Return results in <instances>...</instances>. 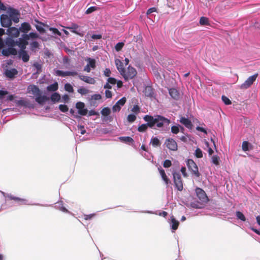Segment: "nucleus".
Masks as SVG:
<instances>
[{
  "label": "nucleus",
  "instance_id": "f257e3e1",
  "mask_svg": "<svg viewBox=\"0 0 260 260\" xmlns=\"http://www.w3.org/2000/svg\"><path fill=\"white\" fill-rule=\"evenodd\" d=\"M143 119L147 123L138 127V130L140 132H145L148 127L154 128H156V127L160 128L164 125H168L170 123L169 119L160 115H156L153 117L147 115L144 117Z\"/></svg>",
  "mask_w": 260,
  "mask_h": 260
},
{
  "label": "nucleus",
  "instance_id": "f03ea898",
  "mask_svg": "<svg viewBox=\"0 0 260 260\" xmlns=\"http://www.w3.org/2000/svg\"><path fill=\"white\" fill-rule=\"evenodd\" d=\"M7 14L1 16V23L5 27H9L12 25V21L18 23L19 21V14L17 10L10 9L7 11Z\"/></svg>",
  "mask_w": 260,
  "mask_h": 260
},
{
  "label": "nucleus",
  "instance_id": "7ed1b4c3",
  "mask_svg": "<svg viewBox=\"0 0 260 260\" xmlns=\"http://www.w3.org/2000/svg\"><path fill=\"white\" fill-rule=\"evenodd\" d=\"M27 92L31 93L35 98V101L40 105H43L48 100V98L45 95H42V92L38 86L30 85L27 87Z\"/></svg>",
  "mask_w": 260,
  "mask_h": 260
},
{
  "label": "nucleus",
  "instance_id": "20e7f679",
  "mask_svg": "<svg viewBox=\"0 0 260 260\" xmlns=\"http://www.w3.org/2000/svg\"><path fill=\"white\" fill-rule=\"evenodd\" d=\"M173 179L175 185L179 191H182L183 188V182L181 175L179 172H173Z\"/></svg>",
  "mask_w": 260,
  "mask_h": 260
},
{
  "label": "nucleus",
  "instance_id": "39448f33",
  "mask_svg": "<svg viewBox=\"0 0 260 260\" xmlns=\"http://www.w3.org/2000/svg\"><path fill=\"white\" fill-rule=\"evenodd\" d=\"M186 165L188 169L192 172V174L197 177H200V174L199 172L198 167L192 159H187Z\"/></svg>",
  "mask_w": 260,
  "mask_h": 260
},
{
  "label": "nucleus",
  "instance_id": "423d86ee",
  "mask_svg": "<svg viewBox=\"0 0 260 260\" xmlns=\"http://www.w3.org/2000/svg\"><path fill=\"white\" fill-rule=\"evenodd\" d=\"M136 74L137 72L135 69L131 67H128L126 70H124L122 76L126 80H127L129 79L133 78Z\"/></svg>",
  "mask_w": 260,
  "mask_h": 260
},
{
  "label": "nucleus",
  "instance_id": "0eeeda50",
  "mask_svg": "<svg viewBox=\"0 0 260 260\" xmlns=\"http://www.w3.org/2000/svg\"><path fill=\"white\" fill-rule=\"evenodd\" d=\"M1 192L5 197H7L10 200H13L18 202L19 205H31L27 199L15 197L10 194H6L3 191Z\"/></svg>",
  "mask_w": 260,
  "mask_h": 260
},
{
  "label": "nucleus",
  "instance_id": "6e6552de",
  "mask_svg": "<svg viewBox=\"0 0 260 260\" xmlns=\"http://www.w3.org/2000/svg\"><path fill=\"white\" fill-rule=\"evenodd\" d=\"M257 76V74H255L254 75L248 77L247 80L241 85L240 88L247 89L249 88L255 81Z\"/></svg>",
  "mask_w": 260,
  "mask_h": 260
},
{
  "label": "nucleus",
  "instance_id": "1a4fd4ad",
  "mask_svg": "<svg viewBox=\"0 0 260 260\" xmlns=\"http://www.w3.org/2000/svg\"><path fill=\"white\" fill-rule=\"evenodd\" d=\"M197 196L200 202L203 203H207L208 199L205 192L201 188L197 187L196 189Z\"/></svg>",
  "mask_w": 260,
  "mask_h": 260
},
{
  "label": "nucleus",
  "instance_id": "9d476101",
  "mask_svg": "<svg viewBox=\"0 0 260 260\" xmlns=\"http://www.w3.org/2000/svg\"><path fill=\"white\" fill-rule=\"evenodd\" d=\"M76 108L78 110V113L82 116L86 115L87 113L88 110L85 108V104L83 102H79L76 103Z\"/></svg>",
  "mask_w": 260,
  "mask_h": 260
},
{
  "label": "nucleus",
  "instance_id": "9b49d317",
  "mask_svg": "<svg viewBox=\"0 0 260 260\" xmlns=\"http://www.w3.org/2000/svg\"><path fill=\"white\" fill-rule=\"evenodd\" d=\"M167 147L171 150L176 151L177 149V144L173 139H168L165 142Z\"/></svg>",
  "mask_w": 260,
  "mask_h": 260
},
{
  "label": "nucleus",
  "instance_id": "f8f14e48",
  "mask_svg": "<svg viewBox=\"0 0 260 260\" xmlns=\"http://www.w3.org/2000/svg\"><path fill=\"white\" fill-rule=\"evenodd\" d=\"M7 34L11 37H18L20 34L19 28L15 27H9L7 30Z\"/></svg>",
  "mask_w": 260,
  "mask_h": 260
},
{
  "label": "nucleus",
  "instance_id": "ddd939ff",
  "mask_svg": "<svg viewBox=\"0 0 260 260\" xmlns=\"http://www.w3.org/2000/svg\"><path fill=\"white\" fill-rule=\"evenodd\" d=\"M179 122L183 125H184L186 128L191 129L193 127L191 121L187 118L185 117H181L179 120Z\"/></svg>",
  "mask_w": 260,
  "mask_h": 260
},
{
  "label": "nucleus",
  "instance_id": "4468645a",
  "mask_svg": "<svg viewBox=\"0 0 260 260\" xmlns=\"http://www.w3.org/2000/svg\"><path fill=\"white\" fill-rule=\"evenodd\" d=\"M2 54L6 56H8L10 55H15L17 54V51L14 47H9L8 48L3 49Z\"/></svg>",
  "mask_w": 260,
  "mask_h": 260
},
{
  "label": "nucleus",
  "instance_id": "2eb2a0df",
  "mask_svg": "<svg viewBox=\"0 0 260 260\" xmlns=\"http://www.w3.org/2000/svg\"><path fill=\"white\" fill-rule=\"evenodd\" d=\"M17 54L19 58H21L23 62H26L29 59V55L25 50H19Z\"/></svg>",
  "mask_w": 260,
  "mask_h": 260
},
{
  "label": "nucleus",
  "instance_id": "dca6fc26",
  "mask_svg": "<svg viewBox=\"0 0 260 260\" xmlns=\"http://www.w3.org/2000/svg\"><path fill=\"white\" fill-rule=\"evenodd\" d=\"M15 103L18 106L28 107L29 108H34L33 104L29 103L26 100H17L15 101Z\"/></svg>",
  "mask_w": 260,
  "mask_h": 260
},
{
  "label": "nucleus",
  "instance_id": "f3484780",
  "mask_svg": "<svg viewBox=\"0 0 260 260\" xmlns=\"http://www.w3.org/2000/svg\"><path fill=\"white\" fill-rule=\"evenodd\" d=\"M78 78L80 80H82L83 81H84L87 83L94 84L95 83V79L93 78H91L89 76H84V75H79Z\"/></svg>",
  "mask_w": 260,
  "mask_h": 260
},
{
  "label": "nucleus",
  "instance_id": "a211bd4d",
  "mask_svg": "<svg viewBox=\"0 0 260 260\" xmlns=\"http://www.w3.org/2000/svg\"><path fill=\"white\" fill-rule=\"evenodd\" d=\"M115 62L117 70H118L120 74L122 75L125 70V69L123 67V62H121V61L119 59H115Z\"/></svg>",
  "mask_w": 260,
  "mask_h": 260
},
{
  "label": "nucleus",
  "instance_id": "6ab92c4d",
  "mask_svg": "<svg viewBox=\"0 0 260 260\" xmlns=\"http://www.w3.org/2000/svg\"><path fill=\"white\" fill-rule=\"evenodd\" d=\"M31 29L30 25L27 22H23L19 28L20 31L24 33H27Z\"/></svg>",
  "mask_w": 260,
  "mask_h": 260
},
{
  "label": "nucleus",
  "instance_id": "aec40b11",
  "mask_svg": "<svg viewBox=\"0 0 260 260\" xmlns=\"http://www.w3.org/2000/svg\"><path fill=\"white\" fill-rule=\"evenodd\" d=\"M169 94L170 96L174 100H178L180 97L179 92L175 88H171L169 90Z\"/></svg>",
  "mask_w": 260,
  "mask_h": 260
},
{
  "label": "nucleus",
  "instance_id": "412c9836",
  "mask_svg": "<svg viewBox=\"0 0 260 260\" xmlns=\"http://www.w3.org/2000/svg\"><path fill=\"white\" fill-rule=\"evenodd\" d=\"M171 228L174 232L178 228L179 225V221L175 219L173 216L171 217Z\"/></svg>",
  "mask_w": 260,
  "mask_h": 260
},
{
  "label": "nucleus",
  "instance_id": "4be33fe9",
  "mask_svg": "<svg viewBox=\"0 0 260 260\" xmlns=\"http://www.w3.org/2000/svg\"><path fill=\"white\" fill-rule=\"evenodd\" d=\"M5 73L7 77L12 78L17 74L18 72L15 69H11L6 70Z\"/></svg>",
  "mask_w": 260,
  "mask_h": 260
},
{
  "label": "nucleus",
  "instance_id": "5701e85b",
  "mask_svg": "<svg viewBox=\"0 0 260 260\" xmlns=\"http://www.w3.org/2000/svg\"><path fill=\"white\" fill-rule=\"evenodd\" d=\"M118 139L122 142L130 144L134 142V140L130 137H120Z\"/></svg>",
  "mask_w": 260,
  "mask_h": 260
},
{
  "label": "nucleus",
  "instance_id": "b1692460",
  "mask_svg": "<svg viewBox=\"0 0 260 260\" xmlns=\"http://www.w3.org/2000/svg\"><path fill=\"white\" fill-rule=\"evenodd\" d=\"M144 93L145 95L149 97H153L154 95V92L153 89L151 86H147L145 87L144 90Z\"/></svg>",
  "mask_w": 260,
  "mask_h": 260
},
{
  "label": "nucleus",
  "instance_id": "393cba45",
  "mask_svg": "<svg viewBox=\"0 0 260 260\" xmlns=\"http://www.w3.org/2000/svg\"><path fill=\"white\" fill-rule=\"evenodd\" d=\"M158 170L162 180L165 181V183L168 185L170 183V180L166 175L165 171L161 167L158 168Z\"/></svg>",
  "mask_w": 260,
  "mask_h": 260
},
{
  "label": "nucleus",
  "instance_id": "a878e982",
  "mask_svg": "<svg viewBox=\"0 0 260 260\" xmlns=\"http://www.w3.org/2000/svg\"><path fill=\"white\" fill-rule=\"evenodd\" d=\"M85 60L87 61V64L86 65L88 66V67L92 69H94L95 68L96 62L95 59L87 57Z\"/></svg>",
  "mask_w": 260,
  "mask_h": 260
},
{
  "label": "nucleus",
  "instance_id": "bb28decb",
  "mask_svg": "<svg viewBox=\"0 0 260 260\" xmlns=\"http://www.w3.org/2000/svg\"><path fill=\"white\" fill-rule=\"evenodd\" d=\"M150 144L153 147H157L159 146L161 143L157 137H153L151 139Z\"/></svg>",
  "mask_w": 260,
  "mask_h": 260
},
{
  "label": "nucleus",
  "instance_id": "cd10ccee",
  "mask_svg": "<svg viewBox=\"0 0 260 260\" xmlns=\"http://www.w3.org/2000/svg\"><path fill=\"white\" fill-rule=\"evenodd\" d=\"M6 44L9 46V47H14L17 44V41H15L13 39L8 38L6 40Z\"/></svg>",
  "mask_w": 260,
  "mask_h": 260
},
{
  "label": "nucleus",
  "instance_id": "c85d7f7f",
  "mask_svg": "<svg viewBox=\"0 0 260 260\" xmlns=\"http://www.w3.org/2000/svg\"><path fill=\"white\" fill-rule=\"evenodd\" d=\"M58 88V85L57 82H54V83L48 86L47 87V90L48 91H55Z\"/></svg>",
  "mask_w": 260,
  "mask_h": 260
},
{
  "label": "nucleus",
  "instance_id": "c756f323",
  "mask_svg": "<svg viewBox=\"0 0 260 260\" xmlns=\"http://www.w3.org/2000/svg\"><path fill=\"white\" fill-rule=\"evenodd\" d=\"M50 99L53 103L58 102L60 100V95L59 93L54 92L51 95Z\"/></svg>",
  "mask_w": 260,
  "mask_h": 260
},
{
  "label": "nucleus",
  "instance_id": "7c9ffc66",
  "mask_svg": "<svg viewBox=\"0 0 260 260\" xmlns=\"http://www.w3.org/2000/svg\"><path fill=\"white\" fill-rule=\"evenodd\" d=\"M28 44V42H24L21 41H17V44L19 48V50H25L26 45Z\"/></svg>",
  "mask_w": 260,
  "mask_h": 260
},
{
  "label": "nucleus",
  "instance_id": "2f4dec72",
  "mask_svg": "<svg viewBox=\"0 0 260 260\" xmlns=\"http://www.w3.org/2000/svg\"><path fill=\"white\" fill-rule=\"evenodd\" d=\"M55 207L63 212H66V213L70 212L65 207H64L63 206V204H62V202L57 203V204L55 205Z\"/></svg>",
  "mask_w": 260,
  "mask_h": 260
},
{
  "label": "nucleus",
  "instance_id": "473e14b6",
  "mask_svg": "<svg viewBox=\"0 0 260 260\" xmlns=\"http://www.w3.org/2000/svg\"><path fill=\"white\" fill-rule=\"evenodd\" d=\"M79 26L73 23L71 26L66 27V28L71 30V31L75 34H78V33L77 32V29L78 28Z\"/></svg>",
  "mask_w": 260,
  "mask_h": 260
},
{
  "label": "nucleus",
  "instance_id": "72a5a7b5",
  "mask_svg": "<svg viewBox=\"0 0 260 260\" xmlns=\"http://www.w3.org/2000/svg\"><path fill=\"white\" fill-rule=\"evenodd\" d=\"M180 127L181 125L179 124L172 126L171 128V132L174 134H177L180 132Z\"/></svg>",
  "mask_w": 260,
  "mask_h": 260
},
{
  "label": "nucleus",
  "instance_id": "f704fd0d",
  "mask_svg": "<svg viewBox=\"0 0 260 260\" xmlns=\"http://www.w3.org/2000/svg\"><path fill=\"white\" fill-rule=\"evenodd\" d=\"M55 75L60 77H66L68 76V71H62L59 70L55 71Z\"/></svg>",
  "mask_w": 260,
  "mask_h": 260
},
{
  "label": "nucleus",
  "instance_id": "c9c22d12",
  "mask_svg": "<svg viewBox=\"0 0 260 260\" xmlns=\"http://www.w3.org/2000/svg\"><path fill=\"white\" fill-rule=\"evenodd\" d=\"M236 215L237 218L238 219H240L243 221H246V218H245V216L240 211H237L236 213Z\"/></svg>",
  "mask_w": 260,
  "mask_h": 260
},
{
  "label": "nucleus",
  "instance_id": "e433bc0d",
  "mask_svg": "<svg viewBox=\"0 0 260 260\" xmlns=\"http://www.w3.org/2000/svg\"><path fill=\"white\" fill-rule=\"evenodd\" d=\"M33 66L36 69L37 73H39L41 72L42 64L40 62H35Z\"/></svg>",
  "mask_w": 260,
  "mask_h": 260
},
{
  "label": "nucleus",
  "instance_id": "4c0bfd02",
  "mask_svg": "<svg viewBox=\"0 0 260 260\" xmlns=\"http://www.w3.org/2000/svg\"><path fill=\"white\" fill-rule=\"evenodd\" d=\"M111 113L110 109L108 107L104 108L101 111V114L103 116H107Z\"/></svg>",
  "mask_w": 260,
  "mask_h": 260
},
{
  "label": "nucleus",
  "instance_id": "58836bf2",
  "mask_svg": "<svg viewBox=\"0 0 260 260\" xmlns=\"http://www.w3.org/2000/svg\"><path fill=\"white\" fill-rule=\"evenodd\" d=\"M64 89L69 92L72 93L74 91L73 86L70 83H66L64 85Z\"/></svg>",
  "mask_w": 260,
  "mask_h": 260
},
{
  "label": "nucleus",
  "instance_id": "ea45409f",
  "mask_svg": "<svg viewBox=\"0 0 260 260\" xmlns=\"http://www.w3.org/2000/svg\"><path fill=\"white\" fill-rule=\"evenodd\" d=\"M78 92L82 95H85L89 92V90L86 88L81 87L78 89Z\"/></svg>",
  "mask_w": 260,
  "mask_h": 260
},
{
  "label": "nucleus",
  "instance_id": "a19ab883",
  "mask_svg": "<svg viewBox=\"0 0 260 260\" xmlns=\"http://www.w3.org/2000/svg\"><path fill=\"white\" fill-rule=\"evenodd\" d=\"M136 119V116L135 114H131L127 116V120L129 122L132 123Z\"/></svg>",
  "mask_w": 260,
  "mask_h": 260
},
{
  "label": "nucleus",
  "instance_id": "79ce46f5",
  "mask_svg": "<svg viewBox=\"0 0 260 260\" xmlns=\"http://www.w3.org/2000/svg\"><path fill=\"white\" fill-rule=\"evenodd\" d=\"M30 39L29 34H25L24 33L22 35V38H19V41H21L24 42H28L27 41Z\"/></svg>",
  "mask_w": 260,
  "mask_h": 260
},
{
  "label": "nucleus",
  "instance_id": "37998d69",
  "mask_svg": "<svg viewBox=\"0 0 260 260\" xmlns=\"http://www.w3.org/2000/svg\"><path fill=\"white\" fill-rule=\"evenodd\" d=\"M98 10H99V8L98 7H89V8H88L87 9V10L85 12V13L86 14H90V13H92L93 12H94L95 11Z\"/></svg>",
  "mask_w": 260,
  "mask_h": 260
},
{
  "label": "nucleus",
  "instance_id": "c03bdc74",
  "mask_svg": "<svg viewBox=\"0 0 260 260\" xmlns=\"http://www.w3.org/2000/svg\"><path fill=\"white\" fill-rule=\"evenodd\" d=\"M219 157L217 155H213L212 157V162L217 166L219 165Z\"/></svg>",
  "mask_w": 260,
  "mask_h": 260
},
{
  "label": "nucleus",
  "instance_id": "a18cd8bd",
  "mask_svg": "<svg viewBox=\"0 0 260 260\" xmlns=\"http://www.w3.org/2000/svg\"><path fill=\"white\" fill-rule=\"evenodd\" d=\"M4 33H5L4 29L2 28H0V50L4 46V42H3L2 39L1 38V36L3 34H4Z\"/></svg>",
  "mask_w": 260,
  "mask_h": 260
},
{
  "label": "nucleus",
  "instance_id": "49530a36",
  "mask_svg": "<svg viewBox=\"0 0 260 260\" xmlns=\"http://www.w3.org/2000/svg\"><path fill=\"white\" fill-rule=\"evenodd\" d=\"M194 154L197 158H202L203 157L202 151L200 148H197Z\"/></svg>",
  "mask_w": 260,
  "mask_h": 260
},
{
  "label": "nucleus",
  "instance_id": "de8ad7c7",
  "mask_svg": "<svg viewBox=\"0 0 260 260\" xmlns=\"http://www.w3.org/2000/svg\"><path fill=\"white\" fill-rule=\"evenodd\" d=\"M124 43L122 42H119L116 44V45L115 46V49L116 51H119L121 50V49L124 46Z\"/></svg>",
  "mask_w": 260,
  "mask_h": 260
},
{
  "label": "nucleus",
  "instance_id": "09e8293b",
  "mask_svg": "<svg viewBox=\"0 0 260 260\" xmlns=\"http://www.w3.org/2000/svg\"><path fill=\"white\" fill-rule=\"evenodd\" d=\"M200 23L201 25H207L208 23V19L205 17H202L200 20Z\"/></svg>",
  "mask_w": 260,
  "mask_h": 260
},
{
  "label": "nucleus",
  "instance_id": "8fccbe9b",
  "mask_svg": "<svg viewBox=\"0 0 260 260\" xmlns=\"http://www.w3.org/2000/svg\"><path fill=\"white\" fill-rule=\"evenodd\" d=\"M30 49L32 51H34L35 49L38 48L39 43L37 41H34L30 44Z\"/></svg>",
  "mask_w": 260,
  "mask_h": 260
},
{
  "label": "nucleus",
  "instance_id": "3c124183",
  "mask_svg": "<svg viewBox=\"0 0 260 260\" xmlns=\"http://www.w3.org/2000/svg\"><path fill=\"white\" fill-rule=\"evenodd\" d=\"M126 98L125 97H123L120 100L116 102V104L117 105H119L120 106L122 107V106H123L124 105V104L126 102Z\"/></svg>",
  "mask_w": 260,
  "mask_h": 260
},
{
  "label": "nucleus",
  "instance_id": "603ef678",
  "mask_svg": "<svg viewBox=\"0 0 260 260\" xmlns=\"http://www.w3.org/2000/svg\"><path fill=\"white\" fill-rule=\"evenodd\" d=\"M59 109L62 112H66L69 110L68 106L66 105H60Z\"/></svg>",
  "mask_w": 260,
  "mask_h": 260
},
{
  "label": "nucleus",
  "instance_id": "864d4df0",
  "mask_svg": "<svg viewBox=\"0 0 260 260\" xmlns=\"http://www.w3.org/2000/svg\"><path fill=\"white\" fill-rule=\"evenodd\" d=\"M222 100L223 102V103L226 105H229L231 104V102L230 100V99L224 95L222 96Z\"/></svg>",
  "mask_w": 260,
  "mask_h": 260
},
{
  "label": "nucleus",
  "instance_id": "5fc2aeb1",
  "mask_svg": "<svg viewBox=\"0 0 260 260\" xmlns=\"http://www.w3.org/2000/svg\"><path fill=\"white\" fill-rule=\"evenodd\" d=\"M248 143L246 141H244L243 142L242 146L243 151H246L248 150Z\"/></svg>",
  "mask_w": 260,
  "mask_h": 260
},
{
  "label": "nucleus",
  "instance_id": "6e6d98bb",
  "mask_svg": "<svg viewBox=\"0 0 260 260\" xmlns=\"http://www.w3.org/2000/svg\"><path fill=\"white\" fill-rule=\"evenodd\" d=\"M77 127H78V129L79 131H80V133L81 135H84V134H85L86 131L85 129L84 126L83 125H78L77 126Z\"/></svg>",
  "mask_w": 260,
  "mask_h": 260
},
{
  "label": "nucleus",
  "instance_id": "4d7b16f0",
  "mask_svg": "<svg viewBox=\"0 0 260 260\" xmlns=\"http://www.w3.org/2000/svg\"><path fill=\"white\" fill-rule=\"evenodd\" d=\"M131 111L137 114L140 111V108L138 105H135L132 109Z\"/></svg>",
  "mask_w": 260,
  "mask_h": 260
},
{
  "label": "nucleus",
  "instance_id": "13d9d810",
  "mask_svg": "<svg viewBox=\"0 0 260 260\" xmlns=\"http://www.w3.org/2000/svg\"><path fill=\"white\" fill-rule=\"evenodd\" d=\"M8 92L6 90H0V100H3L4 96L8 94Z\"/></svg>",
  "mask_w": 260,
  "mask_h": 260
},
{
  "label": "nucleus",
  "instance_id": "bf43d9fd",
  "mask_svg": "<svg viewBox=\"0 0 260 260\" xmlns=\"http://www.w3.org/2000/svg\"><path fill=\"white\" fill-rule=\"evenodd\" d=\"M95 216V214H90L89 215H84V218L85 220H90Z\"/></svg>",
  "mask_w": 260,
  "mask_h": 260
},
{
  "label": "nucleus",
  "instance_id": "052dcab7",
  "mask_svg": "<svg viewBox=\"0 0 260 260\" xmlns=\"http://www.w3.org/2000/svg\"><path fill=\"white\" fill-rule=\"evenodd\" d=\"M171 165H172L171 161L169 159H167V160H165L163 165L165 168H169L171 166Z\"/></svg>",
  "mask_w": 260,
  "mask_h": 260
},
{
  "label": "nucleus",
  "instance_id": "680f3d73",
  "mask_svg": "<svg viewBox=\"0 0 260 260\" xmlns=\"http://www.w3.org/2000/svg\"><path fill=\"white\" fill-rule=\"evenodd\" d=\"M121 106L117 105L116 103L113 106L112 108V110L114 112H118L121 109Z\"/></svg>",
  "mask_w": 260,
  "mask_h": 260
},
{
  "label": "nucleus",
  "instance_id": "e2e57ef3",
  "mask_svg": "<svg viewBox=\"0 0 260 260\" xmlns=\"http://www.w3.org/2000/svg\"><path fill=\"white\" fill-rule=\"evenodd\" d=\"M101 98L102 96L100 94H94L91 96V99L94 100H99Z\"/></svg>",
  "mask_w": 260,
  "mask_h": 260
},
{
  "label": "nucleus",
  "instance_id": "0e129e2a",
  "mask_svg": "<svg viewBox=\"0 0 260 260\" xmlns=\"http://www.w3.org/2000/svg\"><path fill=\"white\" fill-rule=\"evenodd\" d=\"M49 30L52 31L54 34H56V35H58L59 36L61 35V33L56 28H53V27H50L49 28Z\"/></svg>",
  "mask_w": 260,
  "mask_h": 260
},
{
  "label": "nucleus",
  "instance_id": "69168bd1",
  "mask_svg": "<svg viewBox=\"0 0 260 260\" xmlns=\"http://www.w3.org/2000/svg\"><path fill=\"white\" fill-rule=\"evenodd\" d=\"M108 82L110 84L114 85L116 83V80L113 78H109L108 79Z\"/></svg>",
  "mask_w": 260,
  "mask_h": 260
},
{
  "label": "nucleus",
  "instance_id": "338daca9",
  "mask_svg": "<svg viewBox=\"0 0 260 260\" xmlns=\"http://www.w3.org/2000/svg\"><path fill=\"white\" fill-rule=\"evenodd\" d=\"M29 36L30 38L36 39V38H38L39 35L36 32H30L29 34Z\"/></svg>",
  "mask_w": 260,
  "mask_h": 260
},
{
  "label": "nucleus",
  "instance_id": "774afa93",
  "mask_svg": "<svg viewBox=\"0 0 260 260\" xmlns=\"http://www.w3.org/2000/svg\"><path fill=\"white\" fill-rule=\"evenodd\" d=\"M105 95L107 98H111L112 95L111 91L109 90H106L105 91Z\"/></svg>",
  "mask_w": 260,
  "mask_h": 260
}]
</instances>
